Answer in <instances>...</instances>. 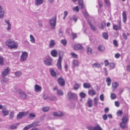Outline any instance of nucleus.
<instances>
[{"label":"nucleus","instance_id":"f257e3e1","mask_svg":"<svg viewBox=\"0 0 130 130\" xmlns=\"http://www.w3.org/2000/svg\"><path fill=\"white\" fill-rule=\"evenodd\" d=\"M6 44L9 48L11 49L17 48L18 45L17 42H15L14 41H11L10 39L7 40Z\"/></svg>","mask_w":130,"mask_h":130},{"label":"nucleus","instance_id":"f03ea898","mask_svg":"<svg viewBox=\"0 0 130 130\" xmlns=\"http://www.w3.org/2000/svg\"><path fill=\"white\" fill-rule=\"evenodd\" d=\"M28 53L25 51L22 52V54L20 56V60L22 61H26L28 57Z\"/></svg>","mask_w":130,"mask_h":130},{"label":"nucleus","instance_id":"7ed1b4c3","mask_svg":"<svg viewBox=\"0 0 130 130\" xmlns=\"http://www.w3.org/2000/svg\"><path fill=\"white\" fill-rule=\"evenodd\" d=\"M28 111L20 112L17 116V119H21L24 117L28 114Z\"/></svg>","mask_w":130,"mask_h":130},{"label":"nucleus","instance_id":"20e7f679","mask_svg":"<svg viewBox=\"0 0 130 130\" xmlns=\"http://www.w3.org/2000/svg\"><path fill=\"white\" fill-rule=\"evenodd\" d=\"M56 17H55L51 19L50 20V26L52 28L54 29L55 28L56 25Z\"/></svg>","mask_w":130,"mask_h":130},{"label":"nucleus","instance_id":"39448f33","mask_svg":"<svg viewBox=\"0 0 130 130\" xmlns=\"http://www.w3.org/2000/svg\"><path fill=\"white\" fill-rule=\"evenodd\" d=\"M44 61L45 63L47 65L50 66L52 65V60L50 57L45 58Z\"/></svg>","mask_w":130,"mask_h":130},{"label":"nucleus","instance_id":"423d86ee","mask_svg":"<svg viewBox=\"0 0 130 130\" xmlns=\"http://www.w3.org/2000/svg\"><path fill=\"white\" fill-rule=\"evenodd\" d=\"M62 59V57L59 56L57 64V68L60 71H61L62 69L61 65Z\"/></svg>","mask_w":130,"mask_h":130},{"label":"nucleus","instance_id":"0eeeda50","mask_svg":"<svg viewBox=\"0 0 130 130\" xmlns=\"http://www.w3.org/2000/svg\"><path fill=\"white\" fill-rule=\"evenodd\" d=\"M10 70L8 68H7L5 69L2 73V76L4 78L5 76L9 74Z\"/></svg>","mask_w":130,"mask_h":130},{"label":"nucleus","instance_id":"6e6552de","mask_svg":"<svg viewBox=\"0 0 130 130\" xmlns=\"http://www.w3.org/2000/svg\"><path fill=\"white\" fill-rule=\"evenodd\" d=\"M5 11L2 6L0 5V19L3 18L5 15Z\"/></svg>","mask_w":130,"mask_h":130},{"label":"nucleus","instance_id":"1a4fd4ad","mask_svg":"<svg viewBox=\"0 0 130 130\" xmlns=\"http://www.w3.org/2000/svg\"><path fill=\"white\" fill-rule=\"evenodd\" d=\"M37 125V124L36 123H34L31 124L27 125L24 127V130H27L32 127L36 126Z\"/></svg>","mask_w":130,"mask_h":130},{"label":"nucleus","instance_id":"9d476101","mask_svg":"<svg viewBox=\"0 0 130 130\" xmlns=\"http://www.w3.org/2000/svg\"><path fill=\"white\" fill-rule=\"evenodd\" d=\"M119 85V84L117 82H113L112 83V88L113 92L116 90Z\"/></svg>","mask_w":130,"mask_h":130},{"label":"nucleus","instance_id":"9b49d317","mask_svg":"<svg viewBox=\"0 0 130 130\" xmlns=\"http://www.w3.org/2000/svg\"><path fill=\"white\" fill-rule=\"evenodd\" d=\"M67 97V99L70 101L73 100V94L72 92H69L68 94Z\"/></svg>","mask_w":130,"mask_h":130},{"label":"nucleus","instance_id":"f8f14e48","mask_svg":"<svg viewBox=\"0 0 130 130\" xmlns=\"http://www.w3.org/2000/svg\"><path fill=\"white\" fill-rule=\"evenodd\" d=\"M88 93L89 95L92 96H93L96 94V91L93 89L89 90Z\"/></svg>","mask_w":130,"mask_h":130},{"label":"nucleus","instance_id":"ddd939ff","mask_svg":"<svg viewBox=\"0 0 130 130\" xmlns=\"http://www.w3.org/2000/svg\"><path fill=\"white\" fill-rule=\"evenodd\" d=\"M52 115L54 116L60 117L63 115V113L60 111L54 112L53 113Z\"/></svg>","mask_w":130,"mask_h":130},{"label":"nucleus","instance_id":"4468645a","mask_svg":"<svg viewBox=\"0 0 130 130\" xmlns=\"http://www.w3.org/2000/svg\"><path fill=\"white\" fill-rule=\"evenodd\" d=\"M120 128L122 129L127 128H128V126L126 123L122 122L120 123Z\"/></svg>","mask_w":130,"mask_h":130},{"label":"nucleus","instance_id":"2eb2a0df","mask_svg":"<svg viewBox=\"0 0 130 130\" xmlns=\"http://www.w3.org/2000/svg\"><path fill=\"white\" fill-rule=\"evenodd\" d=\"M35 89L36 92H39L41 90L42 88L38 85L36 84L35 86Z\"/></svg>","mask_w":130,"mask_h":130},{"label":"nucleus","instance_id":"dca6fc26","mask_svg":"<svg viewBox=\"0 0 130 130\" xmlns=\"http://www.w3.org/2000/svg\"><path fill=\"white\" fill-rule=\"evenodd\" d=\"M5 22L7 24V30H10L11 29V25L9 21L8 20H5Z\"/></svg>","mask_w":130,"mask_h":130},{"label":"nucleus","instance_id":"f3484780","mask_svg":"<svg viewBox=\"0 0 130 130\" xmlns=\"http://www.w3.org/2000/svg\"><path fill=\"white\" fill-rule=\"evenodd\" d=\"M74 49L76 50L79 49H83V47L81 45L79 44H77L74 45Z\"/></svg>","mask_w":130,"mask_h":130},{"label":"nucleus","instance_id":"a211bd4d","mask_svg":"<svg viewBox=\"0 0 130 130\" xmlns=\"http://www.w3.org/2000/svg\"><path fill=\"white\" fill-rule=\"evenodd\" d=\"M123 21L124 23H125L127 21L126 14V12L123 11L122 13Z\"/></svg>","mask_w":130,"mask_h":130},{"label":"nucleus","instance_id":"6ab92c4d","mask_svg":"<svg viewBox=\"0 0 130 130\" xmlns=\"http://www.w3.org/2000/svg\"><path fill=\"white\" fill-rule=\"evenodd\" d=\"M29 39L30 42L32 43H35L36 42V40L34 37L32 35H29Z\"/></svg>","mask_w":130,"mask_h":130},{"label":"nucleus","instance_id":"aec40b11","mask_svg":"<svg viewBox=\"0 0 130 130\" xmlns=\"http://www.w3.org/2000/svg\"><path fill=\"white\" fill-rule=\"evenodd\" d=\"M58 82L60 85L63 86L64 84V79L61 77H60L58 79Z\"/></svg>","mask_w":130,"mask_h":130},{"label":"nucleus","instance_id":"412c9836","mask_svg":"<svg viewBox=\"0 0 130 130\" xmlns=\"http://www.w3.org/2000/svg\"><path fill=\"white\" fill-rule=\"evenodd\" d=\"M2 112L3 116L5 117L8 115L9 114L8 110H6V109H3Z\"/></svg>","mask_w":130,"mask_h":130},{"label":"nucleus","instance_id":"4be33fe9","mask_svg":"<svg viewBox=\"0 0 130 130\" xmlns=\"http://www.w3.org/2000/svg\"><path fill=\"white\" fill-rule=\"evenodd\" d=\"M87 104L89 107H91L93 105L92 100L90 99H89L88 100Z\"/></svg>","mask_w":130,"mask_h":130},{"label":"nucleus","instance_id":"5701e85b","mask_svg":"<svg viewBox=\"0 0 130 130\" xmlns=\"http://www.w3.org/2000/svg\"><path fill=\"white\" fill-rule=\"evenodd\" d=\"M43 0H35V5L37 6L43 4Z\"/></svg>","mask_w":130,"mask_h":130},{"label":"nucleus","instance_id":"b1692460","mask_svg":"<svg viewBox=\"0 0 130 130\" xmlns=\"http://www.w3.org/2000/svg\"><path fill=\"white\" fill-rule=\"evenodd\" d=\"M55 44V41L53 40H51L50 42L49 45V47L50 48L53 47Z\"/></svg>","mask_w":130,"mask_h":130},{"label":"nucleus","instance_id":"393cba45","mask_svg":"<svg viewBox=\"0 0 130 130\" xmlns=\"http://www.w3.org/2000/svg\"><path fill=\"white\" fill-rule=\"evenodd\" d=\"M121 28V27L120 25H116L114 24L113 25V29L115 30H117L120 29Z\"/></svg>","mask_w":130,"mask_h":130},{"label":"nucleus","instance_id":"a878e982","mask_svg":"<svg viewBox=\"0 0 130 130\" xmlns=\"http://www.w3.org/2000/svg\"><path fill=\"white\" fill-rule=\"evenodd\" d=\"M83 86L85 88L89 89L91 87V86L89 83H85L83 84Z\"/></svg>","mask_w":130,"mask_h":130},{"label":"nucleus","instance_id":"bb28decb","mask_svg":"<svg viewBox=\"0 0 130 130\" xmlns=\"http://www.w3.org/2000/svg\"><path fill=\"white\" fill-rule=\"evenodd\" d=\"M51 54L53 57H56L57 55V50H52L51 52Z\"/></svg>","mask_w":130,"mask_h":130},{"label":"nucleus","instance_id":"cd10ccee","mask_svg":"<svg viewBox=\"0 0 130 130\" xmlns=\"http://www.w3.org/2000/svg\"><path fill=\"white\" fill-rule=\"evenodd\" d=\"M98 49L99 51L103 52L105 50V47L103 45H99L98 47Z\"/></svg>","mask_w":130,"mask_h":130},{"label":"nucleus","instance_id":"c85d7f7f","mask_svg":"<svg viewBox=\"0 0 130 130\" xmlns=\"http://www.w3.org/2000/svg\"><path fill=\"white\" fill-rule=\"evenodd\" d=\"M19 93L23 99H24L26 98L27 96L26 94L24 92L21 91L19 92Z\"/></svg>","mask_w":130,"mask_h":130},{"label":"nucleus","instance_id":"c756f323","mask_svg":"<svg viewBox=\"0 0 130 130\" xmlns=\"http://www.w3.org/2000/svg\"><path fill=\"white\" fill-rule=\"evenodd\" d=\"M80 86V84L75 83L74 85V89L77 90L79 89Z\"/></svg>","mask_w":130,"mask_h":130},{"label":"nucleus","instance_id":"7c9ffc66","mask_svg":"<svg viewBox=\"0 0 130 130\" xmlns=\"http://www.w3.org/2000/svg\"><path fill=\"white\" fill-rule=\"evenodd\" d=\"M106 81L107 83V85L108 86H109L110 85L111 83V80L110 78L108 77L106 78Z\"/></svg>","mask_w":130,"mask_h":130},{"label":"nucleus","instance_id":"2f4dec72","mask_svg":"<svg viewBox=\"0 0 130 130\" xmlns=\"http://www.w3.org/2000/svg\"><path fill=\"white\" fill-rule=\"evenodd\" d=\"M57 94L58 96H60L62 95L63 93L62 90H58L57 91Z\"/></svg>","mask_w":130,"mask_h":130},{"label":"nucleus","instance_id":"473e14b6","mask_svg":"<svg viewBox=\"0 0 130 130\" xmlns=\"http://www.w3.org/2000/svg\"><path fill=\"white\" fill-rule=\"evenodd\" d=\"M50 72L51 75L53 76H55L56 75V73L54 70L52 69H50Z\"/></svg>","mask_w":130,"mask_h":130},{"label":"nucleus","instance_id":"72a5a7b5","mask_svg":"<svg viewBox=\"0 0 130 130\" xmlns=\"http://www.w3.org/2000/svg\"><path fill=\"white\" fill-rule=\"evenodd\" d=\"M22 73L20 71H17L15 72L14 75L16 76H19L22 75Z\"/></svg>","mask_w":130,"mask_h":130},{"label":"nucleus","instance_id":"f704fd0d","mask_svg":"<svg viewBox=\"0 0 130 130\" xmlns=\"http://www.w3.org/2000/svg\"><path fill=\"white\" fill-rule=\"evenodd\" d=\"M122 122L126 123L128 121V119L126 116H124L122 119Z\"/></svg>","mask_w":130,"mask_h":130},{"label":"nucleus","instance_id":"c9c22d12","mask_svg":"<svg viewBox=\"0 0 130 130\" xmlns=\"http://www.w3.org/2000/svg\"><path fill=\"white\" fill-rule=\"evenodd\" d=\"M103 35L104 38L106 39H107L108 38V34L105 32H103Z\"/></svg>","mask_w":130,"mask_h":130},{"label":"nucleus","instance_id":"e433bc0d","mask_svg":"<svg viewBox=\"0 0 130 130\" xmlns=\"http://www.w3.org/2000/svg\"><path fill=\"white\" fill-rule=\"evenodd\" d=\"M109 65L110 68L111 69H112L115 68V65L114 63L112 62L110 63L109 64Z\"/></svg>","mask_w":130,"mask_h":130},{"label":"nucleus","instance_id":"4c0bfd02","mask_svg":"<svg viewBox=\"0 0 130 130\" xmlns=\"http://www.w3.org/2000/svg\"><path fill=\"white\" fill-rule=\"evenodd\" d=\"M49 109V108L48 107H42V110L44 112L47 111H48Z\"/></svg>","mask_w":130,"mask_h":130},{"label":"nucleus","instance_id":"58836bf2","mask_svg":"<svg viewBox=\"0 0 130 130\" xmlns=\"http://www.w3.org/2000/svg\"><path fill=\"white\" fill-rule=\"evenodd\" d=\"M60 43L62 44L64 46H66L67 43V41L65 39L61 40L60 41Z\"/></svg>","mask_w":130,"mask_h":130},{"label":"nucleus","instance_id":"ea45409f","mask_svg":"<svg viewBox=\"0 0 130 130\" xmlns=\"http://www.w3.org/2000/svg\"><path fill=\"white\" fill-rule=\"evenodd\" d=\"M19 124H17L12 125L10 126V128L11 129H16L17 125H19Z\"/></svg>","mask_w":130,"mask_h":130},{"label":"nucleus","instance_id":"a19ab883","mask_svg":"<svg viewBox=\"0 0 130 130\" xmlns=\"http://www.w3.org/2000/svg\"><path fill=\"white\" fill-rule=\"evenodd\" d=\"M36 117V115L34 113H30L29 115V117L31 119L35 117Z\"/></svg>","mask_w":130,"mask_h":130},{"label":"nucleus","instance_id":"79ce46f5","mask_svg":"<svg viewBox=\"0 0 130 130\" xmlns=\"http://www.w3.org/2000/svg\"><path fill=\"white\" fill-rule=\"evenodd\" d=\"M94 130H102L100 126L98 125L94 127Z\"/></svg>","mask_w":130,"mask_h":130},{"label":"nucleus","instance_id":"37998d69","mask_svg":"<svg viewBox=\"0 0 130 130\" xmlns=\"http://www.w3.org/2000/svg\"><path fill=\"white\" fill-rule=\"evenodd\" d=\"M92 52V49L89 47H88L87 50V53L88 54H91Z\"/></svg>","mask_w":130,"mask_h":130},{"label":"nucleus","instance_id":"c03bdc74","mask_svg":"<svg viewBox=\"0 0 130 130\" xmlns=\"http://www.w3.org/2000/svg\"><path fill=\"white\" fill-rule=\"evenodd\" d=\"M79 95L82 98H84L86 96L85 93L82 92L80 93L79 94Z\"/></svg>","mask_w":130,"mask_h":130},{"label":"nucleus","instance_id":"a18cd8bd","mask_svg":"<svg viewBox=\"0 0 130 130\" xmlns=\"http://www.w3.org/2000/svg\"><path fill=\"white\" fill-rule=\"evenodd\" d=\"M110 97L112 99H114L116 98V96L114 93H112L111 94Z\"/></svg>","mask_w":130,"mask_h":130},{"label":"nucleus","instance_id":"49530a36","mask_svg":"<svg viewBox=\"0 0 130 130\" xmlns=\"http://www.w3.org/2000/svg\"><path fill=\"white\" fill-rule=\"evenodd\" d=\"M92 66H95V67L98 68H99L101 66L100 64L98 63H94L93 64Z\"/></svg>","mask_w":130,"mask_h":130},{"label":"nucleus","instance_id":"de8ad7c7","mask_svg":"<svg viewBox=\"0 0 130 130\" xmlns=\"http://www.w3.org/2000/svg\"><path fill=\"white\" fill-rule=\"evenodd\" d=\"M105 26V24L104 22L102 23L101 24V26L100 27V28L102 29H103L104 28V27Z\"/></svg>","mask_w":130,"mask_h":130},{"label":"nucleus","instance_id":"09e8293b","mask_svg":"<svg viewBox=\"0 0 130 130\" xmlns=\"http://www.w3.org/2000/svg\"><path fill=\"white\" fill-rule=\"evenodd\" d=\"M78 62L76 60H74V67L78 66Z\"/></svg>","mask_w":130,"mask_h":130},{"label":"nucleus","instance_id":"8fccbe9b","mask_svg":"<svg viewBox=\"0 0 130 130\" xmlns=\"http://www.w3.org/2000/svg\"><path fill=\"white\" fill-rule=\"evenodd\" d=\"M3 58L2 56H0V64L2 66L3 65Z\"/></svg>","mask_w":130,"mask_h":130},{"label":"nucleus","instance_id":"3c124183","mask_svg":"<svg viewBox=\"0 0 130 130\" xmlns=\"http://www.w3.org/2000/svg\"><path fill=\"white\" fill-rule=\"evenodd\" d=\"M123 113V112L121 110H119L117 113V115L118 116H119Z\"/></svg>","mask_w":130,"mask_h":130},{"label":"nucleus","instance_id":"603ef678","mask_svg":"<svg viewBox=\"0 0 130 130\" xmlns=\"http://www.w3.org/2000/svg\"><path fill=\"white\" fill-rule=\"evenodd\" d=\"M98 99L97 98L95 97L94 99V104L95 105H97L98 103Z\"/></svg>","mask_w":130,"mask_h":130},{"label":"nucleus","instance_id":"864d4df0","mask_svg":"<svg viewBox=\"0 0 130 130\" xmlns=\"http://www.w3.org/2000/svg\"><path fill=\"white\" fill-rule=\"evenodd\" d=\"M113 43L114 46H115L118 47V44L117 43V40H114L113 41Z\"/></svg>","mask_w":130,"mask_h":130},{"label":"nucleus","instance_id":"5fc2aeb1","mask_svg":"<svg viewBox=\"0 0 130 130\" xmlns=\"http://www.w3.org/2000/svg\"><path fill=\"white\" fill-rule=\"evenodd\" d=\"M122 36L124 39L125 40H126L127 39V36L125 32H124L123 33Z\"/></svg>","mask_w":130,"mask_h":130},{"label":"nucleus","instance_id":"6e6d98bb","mask_svg":"<svg viewBox=\"0 0 130 130\" xmlns=\"http://www.w3.org/2000/svg\"><path fill=\"white\" fill-rule=\"evenodd\" d=\"M66 32L68 33L69 34H71L72 35L73 34V33L72 32V30L70 29H67Z\"/></svg>","mask_w":130,"mask_h":130},{"label":"nucleus","instance_id":"4d7b16f0","mask_svg":"<svg viewBox=\"0 0 130 130\" xmlns=\"http://www.w3.org/2000/svg\"><path fill=\"white\" fill-rule=\"evenodd\" d=\"M14 114V111H12L10 112L9 115L10 118H13V115Z\"/></svg>","mask_w":130,"mask_h":130},{"label":"nucleus","instance_id":"13d9d810","mask_svg":"<svg viewBox=\"0 0 130 130\" xmlns=\"http://www.w3.org/2000/svg\"><path fill=\"white\" fill-rule=\"evenodd\" d=\"M79 5L81 7L82 9H83L84 8V5H83V2H81L80 3H79Z\"/></svg>","mask_w":130,"mask_h":130},{"label":"nucleus","instance_id":"bf43d9fd","mask_svg":"<svg viewBox=\"0 0 130 130\" xmlns=\"http://www.w3.org/2000/svg\"><path fill=\"white\" fill-rule=\"evenodd\" d=\"M90 26L91 29L93 31H95V27L91 23H90Z\"/></svg>","mask_w":130,"mask_h":130},{"label":"nucleus","instance_id":"052dcab7","mask_svg":"<svg viewBox=\"0 0 130 130\" xmlns=\"http://www.w3.org/2000/svg\"><path fill=\"white\" fill-rule=\"evenodd\" d=\"M3 78V79L1 80V82L2 83H6L8 81V79L5 78V77H4V78Z\"/></svg>","mask_w":130,"mask_h":130},{"label":"nucleus","instance_id":"680f3d73","mask_svg":"<svg viewBox=\"0 0 130 130\" xmlns=\"http://www.w3.org/2000/svg\"><path fill=\"white\" fill-rule=\"evenodd\" d=\"M105 3L108 6L110 5V3L109 0H104Z\"/></svg>","mask_w":130,"mask_h":130},{"label":"nucleus","instance_id":"e2e57ef3","mask_svg":"<svg viewBox=\"0 0 130 130\" xmlns=\"http://www.w3.org/2000/svg\"><path fill=\"white\" fill-rule=\"evenodd\" d=\"M50 100L52 101H55L56 100V98L55 96H52L50 98Z\"/></svg>","mask_w":130,"mask_h":130},{"label":"nucleus","instance_id":"0e129e2a","mask_svg":"<svg viewBox=\"0 0 130 130\" xmlns=\"http://www.w3.org/2000/svg\"><path fill=\"white\" fill-rule=\"evenodd\" d=\"M104 63L105 66H107L109 64L108 61L107 60H105Z\"/></svg>","mask_w":130,"mask_h":130},{"label":"nucleus","instance_id":"69168bd1","mask_svg":"<svg viewBox=\"0 0 130 130\" xmlns=\"http://www.w3.org/2000/svg\"><path fill=\"white\" fill-rule=\"evenodd\" d=\"M87 128L89 130H94V127H93L91 126H88Z\"/></svg>","mask_w":130,"mask_h":130},{"label":"nucleus","instance_id":"338daca9","mask_svg":"<svg viewBox=\"0 0 130 130\" xmlns=\"http://www.w3.org/2000/svg\"><path fill=\"white\" fill-rule=\"evenodd\" d=\"M68 14V13L67 11H64V15L63 17V19H65L66 17V16Z\"/></svg>","mask_w":130,"mask_h":130},{"label":"nucleus","instance_id":"774afa93","mask_svg":"<svg viewBox=\"0 0 130 130\" xmlns=\"http://www.w3.org/2000/svg\"><path fill=\"white\" fill-rule=\"evenodd\" d=\"M121 56L120 54L119 53H116L115 55V57L117 58H119Z\"/></svg>","mask_w":130,"mask_h":130}]
</instances>
